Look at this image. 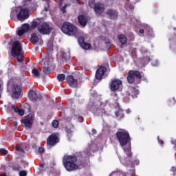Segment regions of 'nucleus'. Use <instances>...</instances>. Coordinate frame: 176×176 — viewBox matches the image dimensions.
I'll return each mask as SVG.
<instances>
[{
    "label": "nucleus",
    "mask_w": 176,
    "mask_h": 176,
    "mask_svg": "<svg viewBox=\"0 0 176 176\" xmlns=\"http://www.w3.org/2000/svg\"><path fill=\"white\" fill-rule=\"evenodd\" d=\"M117 139L122 148L124 153H126V157H120V160L121 163H125L131 160V138H130V133L126 130H120L116 133Z\"/></svg>",
    "instance_id": "nucleus-1"
},
{
    "label": "nucleus",
    "mask_w": 176,
    "mask_h": 176,
    "mask_svg": "<svg viewBox=\"0 0 176 176\" xmlns=\"http://www.w3.org/2000/svg\"><path fill=\"white\" fill-rule=\"evenodd\" d=\"M63 164L67 171H75V170H78L80 166L85 164V159L82 154L64 155Z\"/></svg>",
    "instance_id": "nucleus-2"
},
{
    "label": "nucleus",
    "mask_w": 176,
    "mask_h": 176,
    "mask_svg": "<svg viewBox=\"0 0 176 176\" xmlns=\"http://www.w3.org/2000/svg\"><path fill=\"white\" fill-rule=\"evenodd\" d=\"M36 27L38 32H40V34H42L43 35H49V34H50V32L53 31V28L50 26L49 23H42L38 19L37 21H33L31 23L32 30H35Z\"/></svg>",
    "instance_id": "nucleus-3"
},
{
    "label": "nucleus",
    "mask_w": 176,
    "mask_h": 176,
    "mask_svg": "<svg viewBox=\"0 0 176 176\" xmlns=\"http://www.w3.org/2000/svg\"><path fill=\"white\" fill-rule=\"evenodd\" d=\"M60 30L63 34L69 36H74V35H76L78 32V28L69 22L63 23Z\"/></svg>",
    "instance_id": "nucleus-4"
},
{
    "label": "nucleus",
    "mask_w": 176,
    "mask_h": 176,
    "mask_svg": "<svg viewBox=\"0 0 176 176\" xmlns=\"http://www.w3.org/2000/svg\"><path fill=\"white\" fill-rule=\"evenodd\" d=\"M23 50V46L20 41H14L12 44V49L10 54L12 57H16V56H20L21 54V51Z\"/></svg>",
    "instance_id": "nucleus-5"
},
{
    "label": "nucleus",
    "mask_w": 176,
    "mask_h": 176,
    "mask_svg": "<svg viewBox=\"0 0 176 176\" xmlns=\"http://www.w3.org/2000/svg\"><path fill=\"white\" fill-rule=\"evenodd\" d=\"M60 142V138L56 133H52L47 138V146L48 149L50 148H53L55 145H57Z\"/></svg>",
    "instance_id": "nucleus-6"
},
{
    "label": "nucleus",
    "mask_w": 176,
    "mask_h": 176,
    "mask_svg": "<svg viewBox=\"0 0 176 176\" xmlns=\"http://www.w3.org/2000/svg\"><path fill=\"white\" fill-rule=\"evenodd\" d=\"M135 78L137 79H141V78H142V76L141 75V72L137 70L129 71L127 76L128 82L130 83V85L134 83V82H135Z\"/></svg>",
    "instance_id": "nucleus-7"
},
{
    "label": "nucleus",
    "mask_w": 176,
    "mask_h": 176,
    "mask_svg": "<svg viewBox=\"0 0 176 176\" xmlns=\"http://www.w3.org/2000/svg\"><path fill=\"white\" fill-rule=\"evenodd\" d=\"M34 119L35 115H34V113H29L21 120V123L24 124L25 127L31 129L32 127V124H34Z\"/></svg>",
    "instance_id": "nucleus-8"
},
{
    "label": "nucleus",
    "mask_w": 176,
    "mask_h": 176,
    "mask_svg": "<svg viewBox=\"0 0 176 176\" xmlns=\"http://www.w3.org/2000/svg\"><path fill=\"white\" fill-rule=\"evenodd\" d=\"M16 19L19 21H24L30 17V11L26 10V8H21L19 10H16Z\"/></svg>",
    "instance_id": "nucleus-9"
},
{
    "label": "nucleus",
    "mask_w": 176,
    "mask_h": 176,
    "mask_svg": "<svg viewBox=\"0 0 176 176\" xmlns=\"http://www.w3.org/2000/svg\"><path fill=\"white\" fill-rule=\"evenodd\" d=\"M94 10L95 12V14L100 17L102 13H104V10H105V5L101 2H98L96 3Z\"/></svg>",
    "instance_id": "nucleus-10"
},
{
    "label": "nucleus",
    "mask_w": 176,
    "mask_h": 176,
    "mask_svg": "<svg viewBox=\"0 0 176 176\" xmlns=\"http://www.w3.org/2000/svg\"><path fill=\"white\" fill-rule=\"evenodd\" d=\"M22 91L23 90L21 89V87L20 85L17 84L14 85L12 87V97L16 100H18V98H20V96H21Z\"/></svg>",
    "instance_id": "nucleus-11"
},
{
    "label": "nucleus",
    "mask_w": 176,
    "mask_h": 176,
    "mask_svg": "<svg viewBox=\"0 0 176 176\" xmlns=\"http://www.w3.org/2000/svg\"><path fill=\"white\" fill-rule=\"evenodd\" d=\"M122 81L118 78L111 80L110 82V89L111 91H116L120 89Z\"/></svg>",
    "instance_id": "nucleus-12"
},
{
    "label": "nucleus",
    "mask_w": 176,
    "mask_h": 176,
    "mask_svg": "<svg viewBox=\"0 0 176 176\" xmlns=\"http://www.w3.org/2000/svg\"><path fill=\"white\" fill-rule=\"evenodd\" d=\"M67 83L73 89L78 87V79L74 78V76L69 75L66 77Z\"/></svg>",
    "instance_id": "nucleus-13"
},
{
    "label": "nucleus",
    "mask_w": 176,
    "mask_h": 176,
    "mask_svg": "<svg viewBox=\"0 0 176 176\" xmlns=\"http://www.w3.org/2000/svg\"><path fill=\"white\" fill-rule=\"evenodd\" d=\"M106 14L111 20H116L119 16V12H118L116 10L109 8L107 10Z\"/></svg>",
    "instance_id": "nucleus-14"
},
{
    "label": "nucleus",
    "mask_w": 176,
    "mask_h": 176,
    "mask_svg": "<svg viewBox=\"0 0 176 176\" xmlns=\"http://www.w3.org/2000/svg\"><path fill=\"white\" fill-rule=\"evenodd\" d=\"M28 97L31 101H33V102H36V101L41 98V95H38L36 91L30 89L28 91Z\"/></svg>",
    "instance_id": "nucleus-15"
},
{
    "label": "nucleus",
    "mask_w": 176,
    "mask_h": 176,
    "mask_svg": "<svg viewBox=\"0 0 176 176\" xmlns=\"http://www.w3.org/2000/svg\"><path fill=\"white\" fill-rule=\"evenodd\" d=\"M138 89L134 87H129L128 91L126 92L127 96L129 97H132V98H137V96H138Z\"/></svg>",
    "instance_id": "nucleus-16"
},
{
    "label": "nucleus",
    "mask_w": 176,
    "mask_h": 176,
    "mask_svg": "<svg viewBox=\"0 0 176 176\" xmlns=\"http://www.w3.org/2000/svg\"><path fill=\"white\" fill-rule=\"evenodd\" d=\"M25 9L28 10V12H30V10L32 12H35L36 10V8H38V6L36 3L32 2V1H28L24 3Z\"/></svg>",
    "instance_id": "nucleus-17"
},
{
    "label": "nucleus",
    "mask_w": 176,
    "mask_h": 176,
    "mask_svg": "<svg viewBox=\"0 0 176 176\" xmlns=\"http://www.w3.org/2000/svg\"><path fill=\"white\" fill-rule=\"evenodd\" d=\"M105 71H107V67L105 66H100L96 73V79H102V76L105 74Z\"/></svg>",
    "instance_id": "nucleus-18"
},
{
    "label": "nucleus",
    "mask_w": 176,
    "mask_h": 176,
    "mask_svg": "<svg viewBox=\"0 0 176 176\" xmlns=\"http://www.w3.org/2000/svg\"><path fill=\"white\" fill-rule=\"evenodd\" d=\"M78 23L82 27L87 25V18L85 15H79L78 16Z\"/></svg>",
    "instance_id": "nucleus-19"
},
{
    "label": "nucleus",
    "mask_w": 176,
    "mask_h": 176,
    "mask_svg": "<svg viewBox=\"0 0 176 176\" xmlns=\"http://www.w3.org/2000/svg\"><path fill=\"white\" fill-rule=\"evenodd\" d=\"M9 167L12 168V171L19 172L21 170V166H20V164L15 162H10Z\"/></svg>",
    "instance_id": "nucleus-20"
},
{
    "label": "nucleus",
    "mask_w": 176,
    "mask_h": 176,
    "mask_svg": "<svg viewBox=\"0 0 176 176\" xmlns=\"http://www.w3.org/2000/svg\"><path fill=\"white\" fill-rule=\"evenodd\" d=\"M30 41L34 45H36V43H38L39 42V37L36 34V33H33L31 34Z\"/></svg>",
    "instance_id": "nucleus-21"
},
{
    "label": "nucleus",
    "mask_w": 176,
    "mask_h": 176,
    "mask_svg": "<svg viewBox=\"0 0 176 176\" xmlns=\"http://www.w3.org/2000/svg\"><path fill=\"white\" fill-rule=\"evenodd\" d=\"M60 60L62 63H68L69 60V56L67 54V53L62 52L60 54Z\"/></svg>",
    "instance_id": "nucleus-22"
},
{
    "label": "nucleus",
    "mask_w": 176,
    "mask_h": 176,
    "mask_svg": "<svg viewBox=\"0 0 176 176\" xmlns=\"http://www.w3.org/2000/svg\"><path fill=\"white\" fill-rule=\"evenodd\" d=\"M119 39V42L121 43V47L122 45H126L127 43V38L124 36V34H120L118 36Z\"/></svg>",
    "instance_id": "nucleus-23"
},
{
    "label": "nucleus",
    "mask_w": 176,
    "mask_h": 176,
    "mask_svg": "<svg viewBox=\"0 0 176 176\" xmlns=\"http://www.w3.org/2000/svg\"><path fill=\"white\" fill-rule=\"evenodd\" d=\"M136 164V166H138V164H140V160H134V161H133V155H131V159L130 161H128L125 163H122V164Z\"/></svg>",
    "instance_id": "nucleus-24"
},
{
    "label": "nucleus",
    "mask_w": 176,
    "mask_h": 176,
    "mask_svg": "<svg viewBox=\"0 0 176 176\" xmlns=\"http://www.w3.org/2000/svg\"><path fill=\"white\" fill-rule=\"evenodd\" d=\"M116 116L117 118H119V119H123V118H124V113L123 110L119 109L118 111H116Z\"/></svg>",
    "instance_id": "nucleus-25"
},
{
    "label": "nucleus",
    "mask_w": 176,
    "mask_h": 176,
    "mask_svg": "<svg viewBox=\"0 0 176 176\" xmlns=\"http://www.w3.org/2000/svg\"><path fill=\"white\" fill-rule=\"evenodd\" d=\"M85 50H89V49H91V44L89 43L84 42L82 45H80Z\"/></svg>",
    "instance_id": "nucleus-26"
},
{
    "label": "nucleus",
    "mask_w": 176,
    "mask_h": 176,
    "mask_svg": "<svg viewBox=\"0 0 176 176\" xmlns=\"http://www.w3.org/2000/svg\"><path fill=\"white\" fill-rule=\"evenodd\" d=\"M30 28H31V27L28 23H25L21 27V29L23 30L25 32H28V31H30Z\"/></svg>",
    "instance_id": "nucleus-27"
},
{
    "label": "nucleus",
    "mask_w": 176,
    "mask_h": 176,
    "mask_svg": "<svg viewBox=\"0 0 176 176\" xmlns=\"http://www.w3.org/2000/svg\"><path fill=\"white\" fill-rule=\"evenodd\" d=\"M32 74L36 78H38V76H39L41 75V73L39 72V70H38V69H36V68L32 69Z\"/></svg>",
    "instance_id": "nucleus-28"
},
{
    "label": "nucleus",
    "mask_w": 176,
    "mask_h": 176,
    "mask_svg": "<svg viewBox=\"0 0 176 176\" xmlns=\"http://www.w3.org/2000/svg\"><path fill=\"white\" fill-rule=\"evenodd\" d=\"M57 79L58 82H64L65 80V74H60L57 76Z\"/></svg>",
    "instance_id": "nucleus-29"
},
{
    "label": "nucleus",
    "mask_w": 176,
    "mask_h": 176,
    "mask_svg": "<svg viewBox=\"0 0 176 176\" xmlns=\"http://www.w3.org/2000/svg\"><path fill=\"white\" fill-rule=\"evenodd\" d=\"M99 113L101 115H105L107 113V111H105V107H102V103L100 104V108L98 109Z\"/></svg>",
    "instance_id": "nucleus-30"
},
{
    "label": "nucleus",
    "mask_w": 176,
    "mask_h": 176,
    "mask_svg": "<svg viewBox=\"0 0 176 176\" xmlns=\"http://www.w3.org/2000/svg\"><path fill=\"white\" fill-rule=\"evenodd\" d=\"M43 72L45 75H49L50 74L51 72V69H50V67L47 66V67H44L43 68Z\"/></svg>",
    "instance_id": "nucleus-31"
},
{
    "label": "nucleus",
    "mask_w": 176,
    "mask_h": 176,
    "mask_svg": "<svg viewBox=\"0 0 176 176\" xmlns=\"http://www.w3.org/2000/svg\"><path fill=\"white\" fill-rule=\"evenodd\" d=\"M96 0H89L88 1V5L91 9H94V7L96 6Z\"/></svg>",
    "instance_id": "nucleus-32"
},
{
    "label": "nucleus",
    "mask_w": 176,
    "mask_h": 176,
    "mask_svg": "<svg viewBox=\"0 0 176 176\" xmlns=\"http://www.w3.org/2000/svg\"><path fill=\"white\" fill-rule=\"evenodd\" d=\"M58 124H60V122L57 120H54L52 122V126L54 129H57L58 127Z\"/></svg>",
    "instance_id": "nucleus-33"
},
{
    "label": "nucleus",
    "mask_w": 176,
    "mask_h": 176,
    "mask_svg": "<svg viewBox=\"0 0 176 176\" xmlns=\"http://www.w3.org/2000/svg\"><path fill=\"white\" fill-rule=\"evenodd\" d=\"M78 42L80 45V46H81L83 44V43L85 42V37H83V36L78 37Z\"/></svg>",
    "instance_id": "nucleus-34"
},
{
    "label": "nucleus",
    "mask_w": 176,
    "mask_h": 176,
    "mask_svg": "<svg viewBox=\"0 0 176 176\" xmlns=\"http://www.w3.org/2000/svg\"><path fill=\"white\" fill-rule=\"evenodd\" d=\"M67 6H71L70 4H65L62 8H61V11H62V13H67Z\"/></svg>",
    "instance_id": "nucleus-35"
},
{
    "label": "nucleus",
    "mask_w": 176,
    "mask_h": 176,
    "mask_svg": "<svg viewBox=\"0 0 176 176\" xmlns=\"http://www.w3.org/2000/svg\"><path fill=\"white\" fill-rule=\"evenodd\" d=\"M0 155H1V156H5L8 155L7 150L5 148H0Z\"/></svg>",
    "instance_id": "nucleus-36"
},
{
    "label": "nucleus",
    "mask_w": 176,
    "mask_h": 176,
    "mask_svg": "<svg viewBox=\"0 0 176 176\" xmlns=\"http://www.w3.org/2000/svg\"><path fill=\"white\" fill-rule=\"evenodd\" d=\"M16 151H17L18 152H21V153H25L24 149L21 148V146H16Z\"/></svg>",
    "instance_id": "nucleus-37"
},
{
    "label": "nucleus",
    "mask_w": 176,
    "mask_h": 176,
    "mask_svg": "<svg viewBox=\"0 0 176 176\" xmlns=\"http://www.w3.org/2000/svg\"><path fill=\"white\" fill-rule=\"evenodd\" d=\"M18 63H23L24 61V56H16Z\"/></svg>",
    "instance_id": "nucleus-38"
},
{
    "label": "nucleus",
    "mask_w": 176,
    "mask_h": 176,
    "mask_svg": "<svg viewBox=\"0 0 176 176\" xmlns=\"http://www.w3.org/2000/svg\"><path fill=\"white\" fill-rule=\"evenodd\" d=\"M25 33V32L22 29L18 30V32H17V34L19 35V36H22V35H24Z\"/></svg>",
    "instance_id": "nucleus-39"
},
{
    "label": "nucleus",
    "mask_w": 176,
    "mask_h": 176,
    "mask_svg": "<svg viewBox=\"0 0 176 176\" xmlns=\"http://www.w3.org/2000/svg\"><path fill=\"white\" fill-rule=\"evenodd\" d=\"M39 170H40L41 172L45 171V164H43V163L40 164V165H39Z\"/></svg>",
    "instance_id": "nucleus-40"
},
{
    "label": "nucleus",
    "mask_w": 176,
    "mask_h": 176,
    "mask_svg": "<svg viewBox=\"0 0 176 176\" xmlns=\"http://www.w3.org/2000/svg\"><path fill=\"white\" fill-rule=\"evenodd\" d=\"M12 109H13L14 111V112H16V113H17V112H19V107H17V106L14 105V104H12L11 106Z\"/></svg>",
    "instance_id": "nucleus-41"
},
{
    "label": "nucleus",
    "mask_w": 176,
    "mask_h": 176,
    "mask_svg": "<svg viewBox=\"0 0 176 176\" xmlns=\"http://www.w3.org/2000/svg\"><path fill=\"white\" fill-rule=\"evenodd\" d=\"M19 176H27V171H25V170H21L19 172Z\"/></svg>",
    "instance_id": "nucleus-42"
},
{
    "label": "nucleus",
    "mask_w": 176,
    "mask_h": 176,
    "mask_svg": "<svg viewBox=\"0 0 176 176\" xmlns=\"http://www.w3.org/2000/svg\"><path fill=\"white\" fill-rule=\"evenodd\" d=\"M17 113H19V115H20V116H24V110L23 109H19Z\"/></svg>",
    "instance_id": "nucleus-43"
},
{
    "label": "nucleus",
    "mask_w": 176,
    "mask_h": 176,
    "mask_svg": "<svg viewBox=\"0 0 176 176\" xmlns=\"http://www.w3.org/2000/svg\"><path fill=\"white\" fill-rule=\"evenodd\" d=\"M65 131L66 133H67V134H72V129H71L70 128L66 127Z\"/></svg>",
    "instance_id": "nucleus-44"
},
{
    "label": "nucleus",
    "mask_w": 176,
    "mask_h": 176,
    "mask_svg": "<svg viewBox=\"0 0 176 176\" xmlns=\"http://www.w3.org/2000/svg\"><path fill=\"white\" fill-rule=\"evenodd\" d=\"M38 151L39 153H43V152H45V148H43V147H38Z\"/></svg>",
    "instance_id": "nucleus-45"
},
{
    "label": "nucleus",
    "mask_w": 176,
    "mask_h": 176,
    "mask_svg": "<svg viewBox=\"0 0 176 176\" xmlns=\"http://www.w3.org/2000/svg\"><path fill=\"white\" fill-rule=\"evenodd\" d=\"M131 54L133 58H135V55H136L135 50H132Z\"/></svg>",
    "instance_id": "nucleus-46"
},
{
    "label": "nucleus",
    "mask_w": 176,
    "mask_h": 176,
    "mask_svg": "<svg viewBox=\"0 0 176 176\" xmlns=\"http://www.w3.org/2000/svg\"><path fill=\"white\" fill-rule=\"evenodd\" d=\"M49 8H50L49 3H47L46 6L44 7L45 12H48L49 11Z\"/></svg>",
    "instance_id": "nucleus-47"
},
{
    "label": "nucleus",
    "mask_w": 176,
    "mask_h": 176,
    "mask_svg": "<svg viewBox=\"0 0 176 176\" xmlns=\"http://www.w3.org/2000/svg\"><path fill=\"white\" fill-rule=\"evenodd\" d=\"M124 102H130V98H129V96H125L124 98Z\"/></svg>",
    "instance_id": "nucleus-48"
},
{
    "label": "nucleus",
    "mask_w": 176,
    "mask_h": 176,
    "mask_svg": "<svg viewBox=\"0 0 176 176\" xmlns=\"http://www.w3.org/2000/svg\"><path fill=\"white\" fill-rule=\"evenodd\" d=\"M117 175H119V173L116 172V171H114V172H112L109 176H117Z\"/></svg>",
    "instance_id": "nucleus-49"
},
{
    "label": "nucleus",
    "mask_w": 176,
    "mask_h": 176,
    "mask_svg": "<svg viewBox=\"0 0 176 176\" xmlns=\"http://www.w3.org/2000/svg\"><path fill=\"white\" fill-rule=\"evenodd\" d=\"M171 144H173V145H175L174 148H175V146H176V140H172Z\"/></svg>",
    "instance_id": "nucleus-50"
},
{
    "label": "nucleus",
    "mask_w": 176,
    "mask_h": 176,
    "mask_svg": "<svg viewBox=\"0 0 176 176\" xmlns=\"http://www.w3.org/2000/svg\"><path fill=\"white\" fill-rule=\"evenodd\" d=\"M25 107H28V111H30V109H31V106H30V104L28 103H26L25 104Z\"/></svg>",
    "instance_id": "nucleus-51"
},
{
    "label": "nucleus",
    "mask_w": 176,
    "mask_h": 176,
    "mask_svg": "<svg viewBox=\"0 0 176 176\" xmlns=\"http://www.w3.org/2000/svg\"><path fill=\"white\" fill-rule=\"evenodd\" d=\"M91 131H92V134H97V131L96 129H93Z\"/></svg>",
    "instance_id": "nucleus-52"
},
{
    "label": "nucleus",
    "mask_w": 176,
    "mask_h": 176,
    "mask_svg": "<svg viewBox=\"0 0 176 176\" xmlns=\"http://www.w3.org/2000/svg\"><path fill=\"white\" fill-rule=\"evenodd\" d=\"M144 29H140V30H139V33H140V34H144Z\"/></svg>",
    "instance_id": "nucleus-53"
},
{
    "label": "nucleus",
    "mask_w": 176,
    "mask_h": 176,
    "mask_svg": "<svg viewBox=\"0 0 176 176\" xmlns=\"http://www.w3.org/2000/svg\"><path fill=\"white\" fill-rule=\"evenodd\" d=\"M159 144H160V145H163V144H164V142L163 140H159Z\"/></svg>",
    "instance_id": "nucleus-54"
},
{
    "label": "nucleus",
    "mask_w": 176,
    "mask_h": 176,
    "mask_svg": "<svg viewBox=\"0 0 176 176\" xmlns=\"http://www.w3.org/2000/svg\"><path fill=\"white\" fill-rule=\"evenodd\" d=\"M129 9H130L131 10H133V9H134V7H133V6H131V5H129Z\"/></svg>",
    "instance_id": "nucleus-55"
},
{
    "label": "nucleus",
    "mask_w": 176,
    "mask_h": 176,
    "mask_svg": "<svg viewBox=\"0 0 176 176\" xmlns=\"http://www.w3.org/2000/svg\"><path fill=\"white\" fill-rule=\"evenodd\" d=\"M32 0H24V3H27V2H32Z\"/></svg>",
    "instance_id": "nucleus-56"
},
{
    "label": "nucleus",
    "mask_w": 176,
    "mask_h": 176,
    "mask_svg": "<svg viewBox=\"0 0 176 176\" xmlns=\"http://www.w3.org/2000/svg\"><path fill=\"white\" fill-rule=\"evenodd\" d=\"M171 171H176L175 167L173 166V167L171 168Z\"/></svg>",
    "instance_id": "nucleus-57"
},
{
    "label": "nucleus",
    "mask_w": 176,
    "mask_h": 176,
    "mask_svg": "<svg viewBox=\"0 0 176 176\" xmlns=\"http://www.w3.org/2000/svg\"><path fill=\"white\" fill-rule=\"evenodd\" d=\"M2 91V85L0 84V93Z\"/></svg>",
    "instance_id": "nucleus-58"
},
{
    "label": "nucleus",
    "mask_w": 176,
    "mask_h": 176,
    "mask_svg": "<svg viewBox=\"0 0 176 176\" xmlns=\"http://www.w3.org/2000/svg\"><path fill=\"white\" fill-rule=\"evenodd\" d=\"M0 176H6V173H4L3 175H1Z\"/></svg>",
    "instance_id": "nucleus-59"
},
{
    "label": "nucleus",
    "mask_w": 176,
    "mask_h": 176,
    "mask_svg": "<svg viewBox=\"0 0 176 176\" xmlns=\"http://www.w3.org/2000/svg\"><path fill=\"white\" fill-rule=\"evenodd\" d=\"M107 45H111V43L109 41L107 42Z\"/></svg>",
    "instance_id": "nucleus-60"
},
{
    "label": "nucleus",
    "mask_w": 176,
    "mask_h": 176,
    "mask_svg": "<svg viewBox=\"0 0 176 176\" xmlns=\"http://www.w3.org/2000/svg\"><path fill=\"white\" fill-rule=\"evenodd\" d=\"M115 97H118V94H114Z\"/></svg>",
    "instance_id": "nucleus-61"
},
{
    "label": "nucleus",
    "mask_w": 176,
    "mask_h": 176,
    "mask_svg": "<svg viewBox=\"0 0 176 176\" xmlns=\"http://www.w3.org/2000/svg\"><path fill=\"white\" fill-rule=\"evenodd\" d=\"M17 124V122H14V126H16Z\"/></svg>",
    "instance_id": "nucleus-62"
},
{
    "label": "nucleus",
    "mask_w": 176,
    "mask_h": 176,
    "mask_svg": "<svg viewBox=\"0 0 176 176\" xmlns=\"http://www.w3.org/2000/svg\"><path fill=\"white\" fill-rule=\"evenodd\" d=\"M80 120H83V118H80Z\"/></svg>",
    "instance_id": "nucleus-63"
}]
</instances>
